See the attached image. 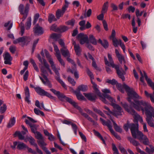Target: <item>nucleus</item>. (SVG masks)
<instances>
[{"instance_id": "nucleus-1", "label": "nucleus", "mask_w": 154, "mask_h": 154, "mask_svg": "<svg viewBox=\"0 0 154 154\" xmlns=\"http://www.w3.org/2000/svg\"><path fill=\"white\" fill-rule=\"evenodd\" d=\"M134 102L131 103L132 106L136 110H141L146 116V121L150 127L154 128V123L152 117L154 118V108L148 102L140 100H134Z\"/></svg>"}, {"instance_id": "nucleus-2", "label": "nucleus", "mask_w": 154, "mask_h": 154, "mask_svg": "<svg viewBox=\"0 0 154 154\" xmlns=\"http://www.w3.org/2000/svg\"><path fill=\"white\" fill-rule=\"evenodd\" d=\"M124 130L127 131L128 130V128L130 129L132 136L134 139L137 138L140 142H142L144 145H148L149 142L147 137L144 135L143 133L139 131L138 124V122L136 124L134 123H130L128 121H127L126 124H125L123 126Z\"/></svg>"}, {"instance_id": "nucleus-3", "label": "nucleus", "mask_w": 154, "mask_h": 154, "mask_svg": "<svg viewBox=\"0 0 154 154\" xmlns=\"http://www.w3.org/2000/svg\"><path fill=\"white\" fill-rule=\"evenodd\" d=\"M116 87L121 92L124 93V89H125L127 93V94L128 97L127 98V100L131 104V103H133L131 101V99L133 98H138L141 99V97L139 96L137 93L134 91L133 88H130L128 85L124 83L122 85L121 84L117 83L116 85ZM132 106V105H131Z\"/></svg>"}, {"instance_id": "nucleus-4", "label": "nucleus", "mask_w": 154, "mask_h": 154, "mask_svg": "<svg viewBox=\"0 0 154 154\" xmlns=\"http://www.w3.org/2000/svg\"><path fill=\"white\" fill-rule=\"evenodd\" d=\"M108 57L109 62L108 61L106 57H104V60L105 64L108 66H109L110 65L113 68H114L116 69L117 74L119 77L122 79L123 81H124L125 80V78L124 75L125 74V72L123 70L122 68H121V70L120 69L119 65H116L114 63L111 55L109 54H108Z\"/></svg>"}, {"instance_id": "nucleus-5", "label": "nucleus", "mask_w": 154, "mask_h": 154, "mask_svg": "<svg viewBox=\"0 0 154 154\" xmlns=\"http://www.w3.org/2000/svg\"><path fill=\"white\" fill-rule=\"evenodd\" d=\"M100 97V99L104 103L108 104L109 103L108 101L106 99H107L110 102H111V105L115 109L121 110V107L115 103V100L111 97L110 96L106 94H103L102 95L101 94Z\"/></svg>"}, {"instance_id": "nucleus-6", "label": "nucleus", "mask_w": 154, "mask_h": 154, "mask_svg": "<svg viewBox=\"0 0 154 154\" xmlns=\"http://www.w3.org/2000/svg\"><path fill=\"white\" fill-rule=\"evenodd\" d=\"M49 62L51 65L52 69L54 72L57 75V76L55 77L56 79L61 84L63 88L65 89H66L67 87L65 84L60 78V74L58 70L56 68L55 65L54 64L53 59H50Z\"/></svg>"}, {"instance_id": "nucleus-7", "label": "nucleus", "mask_w": 154, "mask_h": 154, "mask_svg": "<svg viewBox=\"0 0 154 154\" xmlns=\"http://www.w3.org/2000/svg\"><path fill=\"white\" fill-rule=\"evenodd\" d=\"M122 106L125 110L129 113L134 116V118L137 121L139 120L141 117L136 112L135 110L131 108H130L126 103H121Z\"/></svg>"}, {"instance_id": "nucleus-8", "label": "nucleus", "mask_w": 154, "mask_h": 154, "mask_svg": "<svg viewBox=\"0 0 154 154\" xmlns=\"http://www.w3.org/2000/svg\"><path fill=\"white\" fill-rule=\"evenodd\" d=\"M35 90L38 94L41 96H45L55 101L56 100V97L52 96L50 93L45 91L40 87H36L35 88Z\"/></svg>"}, {"instance_id": "nucleus-9", "label": "nucleus", "mask_w": 154, "mask_h": 154, "mask_svg": "<svg viewBox=\"0 0 154 154\" xmlns=\"http://www.w3.org/2000/svg\"><path fill=\"white\" fill-rule=\"evenodd\" d=\"M58 99L62 101H64L65 100L68 102L73 106L75 104L76 102L73 100L71 98L66 96L63 94L59 92V93L57 96Z\"/></svg>"}, {"instance_id": "nucleus-10", "label": "nucleus", "mask_w": 154, "mask_h": 154, "mask_svg": "<svg viewBox=\"0 0 154 154\" xmlns=\"http://www.w3.org/2000/svg\"><path fill=\"white\" fill-rule=\"evenodd\" d=\"M76 38L79 41L81 45H83L85 43H89L88 36L86 35L80 33L77 35Z\"/></svg>"}, {"instance_id": "nucleus-11", "label": "nucleus", "mask_w": 154, "mask_h": 154, "mask_svg": "<svg viewBox=\"0 0 154 154\" xmlns=\"http://www.w3.org/2000/svg\"><path fill=\"white\" fill-rule=\"evenodd\" d=\"M3 56L5 60L4 63L5 64L11 65V61L12 60V58L11 57L10 54L8 52H6L3 55Z\"/></svg>"}, {"instance_id": "nucleus-12", "label": "nucleus", "mask_w": 154, "mask_h": 154, "mask_svg": "<svg viewBox=\"0 0 154 154\" xmlns=\"http://www.w3.org/2000/svg\"><path fill=\"white\" fill-rule=\"evenodd\" d=\"M33 32L35 35H41L44 33L42 28L38 24L35 25L33 27Z\"/></svg>"}, {"instance_id": "nucleus-13", "label": "nucleus", "mask_w": 154, "mask_h": 154, "mask_svg": "<svg viewBox=\"0 0 154 154\" xmlns=\"http://www.w3.org/2000/svg\"><path fill=\"white\" fill-rule=\"evenodd\" d=\"M104 108L107 110L111 114L114 116H121L122 115V112H123V111L122 110V109L121 107V110H119L118 109H117L118 111H114V112H112V111H111L110 109L107 106H104Z\"/></svg>"}, {"instance_id": "nucleus-14", "label": "nucleus", "mask_w": 154, "mask_h": 154, "mask_svg": "<svg viewBox=\"0 0 154 154\" xmlns=\"http://www.w3.org/2000/svg\"><path fill=\"white\" fill-rule=\"evenodd\" d=\"M72 44L74 45V49L76 54L79 56L81 55L82 51V49L80 46L79 45L77 44L74 41H72Z\"/></svg>"}, {"instance_id": "nucleus-15", "label": "nucleus", "mask_w": 154, "mask_h": 154, "mask_svg": "<svg viewBox=\"0 0 154 154\" xmlns=\"http://www.w3.org/2000/svg\"><path fill=\"white\" fill-rule=\"evenodd\" d=\"M143 72L144 75V77L145 78L147 83L149 86L151 88L153 91V94L154 97V83L152 82L151 80L150 79L148 78V76L146 72L144 71H143Z\"/></svg>"}, {"instance_id": "nucleus-16", "label": "nucleus", "mask_w": 154, "mask_h": 154, "mask_svg": "<svg viewBox=\"0 0 154 154\" xmlns=\"http://www.w3.org/2000/svg\"><path fill=\"white\" fill-rule=\"evenodd\" d=\"M24 93L25 95V100L29 104L30 103L31 101L29 100L30 96L29 90L27 86H26L25 88Z\"/></svg>"}, {"instance_id": "nucleus-17", "label": "nucleus", "mask_w": 154, "mask_h": 154, "mask_svg": "<svg viewBox=\"0 0 154 154\" xmlns=\"http://www.w3.org/2000/svg\"><path fill=\"white\" fill-rule=\"evenodd\" d=\"M115 51L116 56L118 58V60L119 61L120 63L121 64H122V63L123 61L124 63H126V61L125 59L124 56L121 54L119 53V51L117 49H116Z\"/></svg>"}, {"instance_id": "nucleus-18", "label": "nucleus", "mask_w": 154, "mask_h": 154, "mask_svg": "<svg viewBox=\"0 0 154 154\" xmlns=\"http://www.w3.org/2000/svg\"><path fill=\"white\" fill-rule=\"evenodd\" d=\"M83 94L88 100L92 101H95L97 98L96 95L93 93H84Z\"/></svg>"}, {"instance_id": "nucleus-19", "label": "nucleus", "mask_w": 154, "mask_h": 154, "mask_svg": "<svg viewBox=\"0 0 154 154\" xmlns=\"http://www.w3.org/2000/svg\"><path fill=\"white\" fill-rule=\"evenodd\" d=\"M73 106L79 110L81 114L85 118L88 119L89 117V116L86 113L83 112V111L81 108L78 106V103H76Z\"/></svg>"}, {"instance_id": "nucleus-20", "label": "nucleus", "mask_w": 154, "mask_h": 154, "mask_svg": "<svg viewBox=\"0 0 154 154\" xmlns=\"http://www.w3.org/2000/svg\"><path fill=\"white\" fill-rule=\"evenodd\" d=\"M73 106L79 110L81 114L85 118L88 119L89 117V116L86 113L83 112V111L81 108L78 106V103H76Z\"/></svg>"}, {"instance_id": "nucleus-21", "label": "nucleus", "mask_w": 154, "mask_h": 154, "mask_svg": "<svg viewBox=\"0 0 154 154\" xmlns=\"http://www.w3.org/2000/svg\"><path fill=\"white\" fill-rule=\"evenodd\" d=\"M29 8V4L28 3L26 4L25 8V12L23 13L24 14H22V15H23V17L22 18L23 19V21H24V20H25L27 17L28 14Z\"/></svg>"}, {"instance_id": "nucleus-22", "label": "nucleus", "mask_w": 154, "mask_h": 154, "mask_svg": "<svg viewBox=\"0 0 154 154\" xmlns=\"http://www.w3.org/2000/svg\"><path fill=\"white\" fill-rule=\"evenodd\" d=\"M127 139L132 144V145L135 146H137L140 145V143L136 141L134 139L132 138L131 137H128Z\"/></svg>"}, {"instance_id": "nucleus-23", "label": "nucleus", "mask_w": 154, "mask_h": 154, "mask_svg": "<svg viewBox=\"0 0 154 154\" xmlns=\"http://www.w3.org/2000/svg\"><path fill=\"white\" fill-rule=\"evenodd\" d=\"M60 51L62 55L64 57H69L70 55L69 52L66 47L60 49Z\"/></svg>"}, {"instance_id": "nucleus-24", "label": "nucleus", "mask_w": 154, "mask_h": 154, "mask_svg": "<svg viewBox=\"0 0 154 154\" xmlns=\"http://www.w3.org/2000/svg\"><path fill=\"white\" fill-rule=\"evenodd\" d=\"M75 68L72 69H68L67 70L68 72H70L72 74H73L75 77L78 79L79 77V75L78 73V72L77 71V69H76V66L75 67H74Z\"/></svg>"}, {"instance_id": "nucleus-25", "label": "nucleus", "mask_w": 154, "mask_h": 154, "mask_svg": "<svg viewBox=\"0 0 154 154\" xmlns=\"http://www.w3.org/2000/svg\"><path fill=\"white\" fill-rule=\"evenodd\" d=\"M74 93L76 95L77 99L79 100H85L86 99L83 96L79 91H75Z\"/></svg>"}, {"instance_id": "nucleus-26", "label": "nucleus", "mask_w": 154, "mask_h": 154, "mask_svg": "<svg viewBox=\"0 0 154 154\" xmlns=\"http://www.w3.org/2000/svg\"><path fill=\"white\" fill-rule=\"evenodd\" d=\"M108 4V2H106L104 3L102 6L101 13L105 14L107 12L109 7Z\"/></svg>"}, {"instance_id": "nucleus-27", "label": "nucleus", "mask_w": 154, "mask_h": 154, "mask_svg": "<svg viewBox=\"0 0 154 154\" xmlns=\"http://www.w3.org/2000/svg\"><path fill=\"white\" fill-rule=\"evenodd\" d=\"M98 42L101 44L105 48H106L108 47L109 43L106 40H104L102 41L100 39H99L98 40Z\"/></svg>"}, {"instance_id": "nucleus-28", "label": "nucleus", "mask_w": 154, "mask_h": 154, "mask_svg": "<svg viewBox=\"0 0 154 154\" xmlns=\"http://www.w3.org/2000/svg\"><path fill=\"white\" fill-rule=\"evenodd\" d=\"M15 119L14 117L11 118L7 125V127L9 128L11 127L15 124Z\"/></svg>"}, {"instance_id": "nucleus-29", "label": "nucleus", "mask_w": 154, "mask_h": 154, "mask_svg": "<svg viewBox=\"0 0 154 154\" xmlns=\"http://www.w3.org/2000/svg\"><path fill=\"white\" fill-rule=\"evenodd\" d=\"M88 90V87L86 85H82L79 86L77 90L75 91H82L83 92H85Z\"/></svg>"}, {"instance_id": "nucleus-30", "label": "nucleus", "mask_w": 154, "mask_h": 154, "mask_svg": "<svg viewBox=\"0 0 154 154\" xmlns=\"http://www.w3.org/2000/svg\"><path fill=\"white\" fill-rule=\"evenodd\" d=\"M65 11L62 9V10L58 9L57 10L56 12V17L58 19H59L60 18L63 16L65 13Z\"/></svg>"}, {"instance_id": "nucleus-31", "label": "nucleus", "mask_w": 154, "mask_h": 154, "mask_svg": "<svg viewBox=\"0 0 154 154\" xmlns=\"http://www.w3.org/2000/svg\"><path fill=\"white\" fill-rule=\"evenodd\" d=\"M43 62L45 68L47 69L51 74H52V72L50 68V66L47 63L46 60L45 59H43Z\"/></svg>"}, {"instance_id": "nucleus-32", "label": "nucleus", "mask_w": 154, "mask_h": 154, "mask_svg": "<svg viewBox=\"0 0 154 154\" xmlns=\"http://www.w3.org/2000/svg\"><path fill=\"white\" fill-rule=\"evenodd\" d=\"M14 135H17L19 139L20 140H24L25 141H26V139H24V136L22 134L20 131H16L14 134Z\"/></svg>"}, {"instance_id": "nucleus-33", "label": "nucleus", "mask_w": 154, "mask_h": 154, "mask_svg": "<svg viewBox=\"0 0 154 154\" xmlns=\"http://www.w3.org/2000/svg\"><path fill=\"white\" fill-rule=\"evenodd\" d=\"M93 88L96 94L99 96H100L101 93L97 89V84L94 82L92 84Z\"/></svg>"}, {"instance_id": "nucleus-34", "label": "nucleus", "mask_w": 154, "mask_h": 154, "mask_svg": "<svg viewBox=\"0 0 154 154\" xmlns=\"http://www.w3.org/2000/svg\"><path fill=\"white\" fill-rule=\"evenodd\" d=\"M89 40L91 43L94 45L97 44V42L94 37L93 35H90L89 36Z\"/></svg>"}, {"instance_id": "nucleus-35", "label": "nucleus", "mask_w": 154, "mask_h": 154, "mask_svg": "<svg viewBox=\"0 0 154 154\" xmlns=\"http://www.w3.org/2000/svg\"><path fill=\"white\" fill-rule=\"evenodd\" d=\"M31 17H29L27 19V21L26 25V29H29L31 26Z\"/></svg>"}, {"instance_id": "nucleus-36", "label": "nucleus", "mask_w": 154, "mask_h": 154, "mask_svg": "<svg viewBox=\"0 0 154 154\" xmlns=\"http://www.w3.org/2000/svg\"><path fill=\"white\" fill-rule=\"evenodd\" d=\"M57 19L55 17L54 15L52 14H49L48 17V21L50 23H51L53 21H55Z\"/></svg>"}, {"instance_id": "nucleus-37", "label": "nucleus", "mask_w": 154, "mask_h": 154, "mask_svg": "<svg viewBox=\"0 0 154 154\" xmlns=\"http://www.w3.org/2000/svg\"><path fill=\"white\" fill-rule=\"evenodd\" d=\"M38 126H39L38 125L32 124L30 126L32 132L34 133H36V132H37V128Z\"/></svg>"}, {"instance_id": "nucleus-38", "label": "nucleus", "mask_w": 154, "mask_h": 154, "mask_svg": "<svg viewBox=\"0 0 154 154\" xmlns=\"http://www.w3.org/2000/svg\"><path fill=\"white\" fill-rule=\"evenodd\" d=\"M27 146L23 143H19L17 146V148L19 150L23 149L25 148H26Z\"/></svg>"}, {"instance_id": "nucleus-39", "label": "nucleus", "mask_w": 154, "mask_h": 154, "mask_svg": "<svg viewBox=\"0 0 154 154\" xmlns=\"http://www.w3.org/2000/svg\"><path fill=\"white\" fill-rule=\"evenodd\" d=\"M52 44L54 48V50L56 52V56H58V55H60V54L57 46L55 44L54 42H53Z\"/></svg>"}, {"instance_id": "nucleus-40", "label": "nucleus", "mask_w": 154, "mask_h": 154, "mask_svg": "<svg viewBox=\"0 0 154 154\" xmlns=\"http://www.w3.org/2000/svg\"><path fill=\"white\" fill-rule=\"evenodd\" d=\"M112 42L113 45L115 47H117L118 45L120 44V40L117 39L116 38L112 39Z\"/></svg>"}, {"instance_id": "nucleus-41", "label": "nucleus", "mask_w": 154, "mask_h": 154, "mask_svg": "<svg viewBox=\"0 0 154 154\" xmlns=\"http://www.w3.org/2000/svg\"><path fill=\"white\" fill-rule=\"evenodd\" d=\"M7 109V106L5 104H3L0 107V113L3 114L5 112Z\"/></svg>"}, {"instance_id": "nucleus-42", "label": "nucleus", "mask_w": 154, "mask_h": 154, "mask_svg": "<svg viewBox=\"0 0 154 154\" xmlns=\"http://www.w3.org/2000/svg\"><path fill=\"white\" fill-rule=\"evenodd\" d=\"M144 93L147 97H150L151 102L154 103V98L153 97L152 94H149L148 92L146 91H144Z\"/></svg>"}, {"instance_id": "nucleus-43", "label": "nucleus", "mask_w": 154, "mask_h": 154, "mask_svg": "<svg viewBox=\"0 0 154 154\" xmlns=\"http://www.w3.org/2000/svg\"><path fill=\"white\" fill-rule=\"evenodd\" d=\"M113 125L115 130L117 132H122V130L121 128L118 126L115 122H113Z\"/></svg>"}, {"instance_id": "nucleus-44", "label": "nucleus", "mask_w": 154, "mask_h": 154, "mask_svg": "<svg viewBox=\"0 0 154 154\" xmlns=\"http://www.w3.org/2000/svg\"><path fill=\"white\" fill-rule=\"evenodd\" d=\"M39 77L41 80L42 81L43 83L45 85H47L48 86L49 88H51L52 87V85L50 83V81H49L48 82H46L40 76H39Z\"/></svg>"}, {"instance_id": "nucleus-45", "label": "nucleus", "mask_w": 154, "mask_h": 154, "mask_svg": "<svg viewBox=\"0 0 154 154\" xmlns=\"http://www.w3.org/2000/svg\"><path fill=\"white\" fill-rule=\"evenodd\" d=\"M34 134L35 135V137L37 139L39 140L40 139H43V137L42 135L40 132L37 131Z\"/></svg>"}, {"instance_id": "nucleus-46", "label": "nucleus", "mask_w": 154, "mask_h": 154, "mask_svg": "<svg viewBox=\"0 0 154 154\" xmlns=\"http://www.w3.org/2000/svg\"><path fill=\"white\" fill-rule=\"evenodd\" d=\"M18 10L21 14H24L23 13L25 12L24 5L22 4H20L18 8Z\"/></svg>"}, {"instance_id": "nucleus-47", "label": "nucleus", "mask_w": 154, "mask_h": 154, "mask_svg": "<svg viewBox=\"0 0 154 154\" xmlns=\"http://www.w3.org/2000/svg\"><path fill=\"white\" fill-rule=\"evenodd\" d=\"M34 111L35 113L37 115H39L40 114L41 115L43 116H44V114L43 112L38 109L36 108H35L34 109Z\"/></svg>"}, {"instance_id": "nucleus-48", "label": "nucleus", "mask_w": 154, "mask_h": 154, "mask_svg": "<svg viewBox=\"0 0 154 154\" xmlns=\"http://www.w3.org/2000/svg\"><path fill=\"white\" fill-rule=\"evenodd\" d=\"M106 82L107 83L111 84L112 85H114L116 84V85L118 83L117 81L115 79H113L112 80L109 79H107L106 81Z\"/></svg>"}, {"instance_id": "nucleus-49", "label": "nucleus", "mask_w": 154, "mask_h": 154, "mask_svg": "<svg viewBox=\"0 0 154 154\" xmlns=\"http://www.w3.org/2000/svg\"><path fill=\"white\" fill-rule=\"evenodd\" d=\"M38 143L39 146L41 147L44 146H45L47 145V143H45L44 141V138L43 139H40L37 141Z\"/></svg>"}, {"instance_id": "nucleus-50", "label": "nucleus", "mask_w": 154, "mask_h": 154, "mask_svg": "<svg viewBox=\"0 0 154 154\" xmlns=\"http://www.w3.org/2000/svg\"><path fill=\"white\" fill-rule=\"evenodd\" d=\"M75 20L74 19H72L71 20L66 22L65 24L68 25H70L72 26H74L75 23Z\"/></svg>"}, {"instance_id": "nucleus-51", "label": "nucleus", "mask_w": 154, "mask_h": 154, "mask_svg": "<svg viewBox=\"0 0 154 154\" xmlns=\"http://www.w3.org/2000/svg\"><path fill=\"white\" fill-rule=\"evenodd\" d=\"M119 149L122 153L123 154L127 153V152L125 149L120 144L119 145L118 147Z\"/></svg>"}, {"instance_id": "nucleus-52", "label": "nucleus", "mask_w": 154, "mask_h": 154, "mask_svg": "<svg viewBox=\"0 0 154 154\" xmlns=\"http://www.w3.org/2000/svg\"><path fill=\"white\" fill-rule=\"evenodd\" d=\"M112 149L114 151L113 154H119L118 149L115 144L113 143L112 144Z\"/></svg>"}, {"instance_id": "nucleus-53", "label": "nucleus", "mask_w": 154, "mask_h": 154, "mask_svg": "<svg viewBox=\"0 0 154 154\" xmlns=\"http://www.w3.org/2000/svg\"><path fill=\"white\" fill-rule=\"evenodd\" d=\"M56 57L61 65L64 67L65 66V64L63 60L61 58V55H58Z\"/></svg>"}, {"instance_id": "nucleus-54", "label": "nucleus", "mask_w": 154, "mask_h": 154, "mask_svg": "<svg viewBox=\"0 0 154 154\" xmlns=\"http://www.w3.org/2000/svg\"><path fill=\"white\" fill-rule=\"evenodd\" d=\"M105 125H106L107 126L110 132L113 130L112 128V126L111 124V122L109 120H108L107 122Z\"/></svg>"}, {"instance_id": "nucleus-55", "label": "nucleus", "mask_w": 154, "mask_h": 154, "mask_svg": "<svg viewBox=\"0 0 154 154\" xmlns=\"http://www.w3.org/2000/svg\"><path fill=\"white\" fill-rule=\"evenodd\" d=\"M68 27L65 26H61L60 27V30L63 32H64L68 29Z\"/></svg>"}, {"instance_id": "nucleus-56", "label": "nucleus", "mask_w": 154, "mask_h": 154, "mask_svg": "<svg viewBox=\"0 0 154 154\" xmlns=\"http://www.w3.org/2000/svg\"><path fill=\"white\" fill-rule=\"evenodd\" d=\"M39 40V39L38 38L37 39H36V40H35L34 41V42H33V44L32 48V52H33L34 51L36 47V45L37 44V43H38Z\"/></svg>"}, {"instance_id": "nucleus-57", "label": "nucleus", "mask_w": 154, "mask_h": 154, "mask_svg": "<svg viewBox=\"0 0 154 154\" xmlns=\"http://www.w3.org/2000/svg\"><path fill=\"white\" fill-rule=\"evenodd\" d=\"M39 40V39L38 38L37 39H36V40H35L34 41V42H33V44L32 48V52H33L34 51L36 47V45L37 44V43H38Z\"/></svg>"}, {"instance_id": "nucleus-58", "label": "nucleus", "mask_w": 154, "mask_h": 154, "mask_svg": "<svg viewBox=\"0 0 154 154\" xmlns=\"http://www.w3.org/2000/svg\"><path fill=\"white\" fill-rule=\"evenodd\" d=\"M86 72L90 78L94 79V75L92 72L88 68L86 69Z\"/></svg>"}, {"instance_id": "nucleus-59", "label": "nucleus", "mask_w": 154, "mask_h": 154, "mask_svg": "<svg viewBox=\"0 0 154 154\" xmlns=\"http://www.w3.org/2000/svg\"><path fill=\"white\" fill-rule=\"evenodd\" d=\"M71 125L75 134H76L77 129H78V127L77 125L73 123H72Z\"/></svg>"}, {"instance_id": "nucleus-60", "label": "nucleus", "mask_w": 154, "mask_h": 154, "mask_svg": "<svg viewBox=\"0 0 154 154\" xmlns=\"http://www.w3.org/2000/svg\"><path fill=\"white\" fill-rule=\"evenodd\" d=\"M20 26L21 27V35L22 36L24 32V30H25V28H24V24L22 23V22H21L20 23Z\"/></svg>"}, {"instance_id": "nucleus-61", "label": "nucleus", "mask_w": 154, "mask_h": 154, "mask_svg": "<svg viewBox=\"0 0 154 154\" xmlns=\"http://www.w3.org/2000/svg\"><path fill=\"white\" fill-rule=\"evenodd\" d=\"M9 25V26L7 29L8 30H9L11 29L12 26V23H11V22L10 21H8L7 23H5L4 25V26L5 27H7Z\"/></svg>"}, {"instance_id": "nucleus-62", "label": "nucleus", "mask_w": 154, "mask_h": 154, "mask_svg": "<svg viewBox=\"0 0 154 154\" xmlns=\"http://www.w3.org/2000/svg\"><path fill=\"white\" fill-rule=\"evenodd\" d=\"M28 140L31 144L35 146V144H36L35 143V140L32 137H31L28 138Z\"/></svg>"}, {"instance_id": "nucleus-63", "label": "nucleus", "mask_w": 154, "mask_h": 154, "mask_svg": "<svg viewBox=\"0 0 154 154\" xmlns=\"http://www.w3.org/2000/svg\"><path fill=\"white\" fill-rule=\"evenodd\" d=\"M111 7L112 8V11H117L118 10L117 6L114 3H112L111 4Z\"/></svg>"}, {"instance_id": "nucleus-64", "label": "nucleus", "mask_w": 154, "mask_h": 154, "mask_svg": "<svg viewBox=\"0 0 154 154\" xmlns=\"http://www.w3.org/2000/svg\"><path fill=\"white\" fill-rule=\"evenodd\" d=\"M10 51L12 54H14L16 51V47L14 45H11L9 48Z\"/></svg>"}]
</instances>
